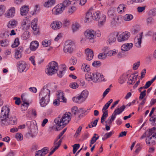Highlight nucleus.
<instances>
[{
	"label": "nucleus",
	"mask_w": 156,
	"mask_h": 156,
	"mask_svg": "<svg viewBox=\"0 0 156 156\" xmlns=\"http://www.w3.org/2000/svg\"><path fill=\"white\" fill-rule=\"evenodd\" d=\"M56 88L54 83H48L41 89L38 97L41 107H45L49 103L51 93L54 91Z\"/></svg>",
	"instance_id": "obj_1"
},
{
	"label": "nucleus",
	"mask_w": 156,
	"mask_h": 156,
	"mask_svg": "<svg viewBox=\"0 0 156 156\" xmlns=\"http://www.w3.org/2000/svg\"><path fill=\"white\" fill-rule=\"evenodd\" d=\"M71 114L69 112H66L63 114L61 117L56 118L55 120V122L57 126L61 127L63 128L67 125L71 120ZM57 127L56 128V130H58Z\"/></svg>",
	"instance_id": "obj_2"
},
{
	"label": "nucleus",
	"mask_w": 156,
	"mask_h": 156,
	"mask_svg": "<svg viewBox=\"0 0 156 156\" xmlns=\"http://www.w3.org/2000/svg\"><path fill=\"white\" fill-rule=\"evenodd\" d=\"M85 78L88 81H92L95 83L102 81L104 79L102 74L97 72L87 73L85 75Z\"/></svg>",
	"instance_id": "obj_3"
},
{
	"label": "nucleus",
	"mask_w": 156,
	"mask_h": 156,
	"mask_svg": "<svg viewBox=\"0 0 156 156\" xmlns=\"http://www.w3.org/2000/svg\"><path fill=\"white\" fill-rule=\"evenodd\" d=\"M84 35L86 39L90 41L93 40L96 37H100L101 32L99 30H94L92 29H88L84 31Z\"/></svg>",
	"instance_id": "obj_4"
},
{
	"label": "nucleus",
	"mask_w": 156,
	"mask_h": 156,
	"mask_svg": "<svg viewBox=\"0 0 156 156\" xmlns=\"http://www.w3.org/2000/svg\"><path fill=\"white\" fill-rule=\"evenodd\" d=\"M47 68L45 72L48 75H52L57 72L58 69V64L57 63L53 61L50 62L48 65Z\"/></svg>",
	"instance_id": "obj_5"
},
{
	"label": "nucleus",
	"mask_w": 156,
	"mask_h": 156,
	"mask_svg": "<svg viewBox=\"0 0 156 156\" xmlns=\"http://www.w3.org/2000/svg\"><path fill=\"white\" fill-rule=\"evenodd\" d=\"M100 12L97 11L92 13L90 11H88L86 14L85 19L84 20L85 23H88L91 21L92 20H98Z\"/></svg>",
	"instance_id": "obj_6"
},
{
	"label": "nucleus",
	"mask_w": 156,
	"mask_h": 156,
	"mask_svg": "<svg viewBox=\"0 0 156 156\" xmlns=\"http://www.w3.org/2000/svg\"><path fill=\"white\" fill-rule=\"evenodd\" d=\"M62 136V135L60 133L57 136L54 140L53 146L51 149V151L49 153L48 156H50L61 145L62 142V139H61L58 141V140L60 139Z\"/></svg>",
	"instance_id": "obj_7"
},
{
	"label": "nucleus",
	"mask_w": 156,
	"mask_h": 156,
	"mask_svg": "<svg viewBox=\"0 0 156 156\" xmlns=\"http://www.w3.org/2000/svg\"><path fill=\"white\" fill-rule=\"evenodd\" d=\"M17 119L15 116H11L9 118H6L0 123L2 126L13 125L17 124Z\"/></svg>",
	"instance_id": "obj_8"
},
{
	"label": "nucleus",
	"mask_w": 156,
	"mask_h": 156,
	"mask_svg": "<svg viewBox=\"0 0 156 156\" xmlns=\"http://www.w3.org/2000/svg\"><path fill=\"white\" fill-rule=\"evenodd\" d=\"M10 108L9 106H3L2 108L0 117V122L6 118H8L9 115Z\"/></svg>",
	"instance_id": "obj_9"
},
{
	"label": "nucleus",
	"mask_w": 156,
	"mask_h": 156,
	"mask_svg": "<svg viewBox=\"0 0 156 156\" xmlns=\"http://www.w3.org/2000/svg\"><path fill=\"white\" fill-rule=\"evenodd\" d=\"M130 36V34L128 31H125L118 35L117 40L119 43H123L128 40Z\"/></svg>",
	"instance_id": "obj_10"
},
{
	"label": "nucleus",
	"mask_w": 156,
	"mask_h": 156,
	"mask_svg": "<svg viewBox=\"0 0 156 156\" xmlns=\"http://www.w3.org/2000/svg\"><path fill=\"white\" fill-rule=\"evenodd\" d=\"M75 46L74 43L71 41L66 42L63 48L65 53H71L73 51Z\"/></svg>",
	"instance_id": "obj_11"
},
{
	"label": "nucleus",
	"mask_w": 156,
	"mask_h": 156,
	"mask_svg": "<svg viewBox=\"0 0 156 156\" xmlns=\"http://www.w3.org/2000/svg\"><path fill=\"white\" fill-rule=\"evenodd\" d=\"M17 67L20 73L26 72L28 69L26 62L24 61H20L17 63Z\"/></svg>",
	"instance_id": "obj_12"
},
{
	"label": "nucleus",
	"mask_w": 156,
	"mask_h": 156,
	"mask_svg": "<svg viewBox=\"0 0 156 156\" xmlns=\"http://www.w3.org/2000/svg\"><path fill=\"white\" fill-rule=\"evenodd\" d=\"M119 35V32L117 31H115L111 33L108 36L107 41V43L110 45L114 43L116 40L115 37H117Z\"/></svg>",
	"instance_id": "obj_13"
},
{
	"label": "nucleus",
	"mask_w": 156,
	"mask_h": 156,
	"mask_svg": "<svg viewBox=\"0 0 156 156\" xmlns=\"http://www.w3.org/2000/svg\"><path fill=\"white\" fill-rule=\"evenodd\" d=\"M26 19L22 20L21 22V27L22 29L24 30H29L30 28V21L29 20Z\"/></svg>",
	"instance_id": "obj_14"
},
{
	"label": "nucleus",
	"mask_w": 156,
	"mask_h": 156,
	"mask_svg": "<svg viewBox=\"0 0 156 156\" xmlns=\"http://www.w3.org/2000/svg\"><path fill=\"white\" fill-rule=\"evenodd\" d=\"M16 9L15 7H12L6 11L4 14L5 17L7 18H12L15 16Z\"/></svg>",
	"instance_id": "obj_15"
},
{
	"label": "nucleus",
	"mask_w": 156,
	"mask_h": 156,
	"mask_svg": "<svg viewBox=\"0 0 156 156\" xmlns=\"http://www.w3.org/2000/svg\"><path fill=\"white\" fill-rule=\"evenodd\" d=\"M38 19L36 17L34 19L31 23V27L34 31L35 35L38 34L39 31L37 29V22Z\"/></svg>",
	"instance_id": "obj_16"
},
{
	"label": "nucleus",
	"mask_w": 156,
	"mask_h": 156,
	"mask_svg": "<svg viewBox=\"0 0 156 156\" xmlns=\"http://www.w3.org/2000/svg\"><path fill=\"white\" fill-rule=\"evenodd\" d=\"M64 9L63 6L60 4L56 5L52 9V12L54 15H58L62 13Z\"/></svg>",
	"instance_id": "obj_17"
},
{
	"label": "nucleus",
	"mask_w": 156,
	"mask_h": 156,
	"mask_svg": "<svg viewBox=\"0 0 156 156\" xmlns=\"http://www.w3.org/2000/svg\"><path fill=\"white\" fill-rule=\"evenodd\" d=\"M62 26V22L58 20L54 21L50 24L51 28L54 30H58L60 29Z\"/></svg>",
	"instance_id": "obj_18"
},
{
	"label": "nucleus",
	"mask_w": 156,
	"mask_h": 156,
	"mask_svg": "<svg viewBox=\"0 0 156 156\" xmlns=\"http://www.w3.org/2000/svg\"><path fill=\"white\" fill-rule=\"evenodd\" d=\"M152 129H150L148 130L142 136H141L140 139H142L143 138H144V137H146V142L147 143V144L148 145H150V144H152V143L151 142V140H147V138L149 137V136H150V137H151L152 138V135L151 133V131H152Z\"/></svg>",
	"instance_id": "obj_19"
},
{
	"label": "nucleus",
	"mask_w": 156,
	"mask_h": 156,
	"mask_svg": "<svg viewBox=\"0 0 156 156\" xmlns=\"http://www.w3.org/2000/svg\"><path fill=\"white\" fill-rule=\"evenodd\" d=\"M150 129H152V131H151V133L152 138L151 137L149 136L147 140H151V141L152 143V145H154L156 144V128L155 127H153Z\"/></svg>",
	"instance_id": "obj_20"
},
{
	"label": "nucleus",
	"mask_w": 156,
	"mask_h": 156,
	"mask_svg": "<svg viewBox=\"0 0 156 156\" xmlns=\"http://www.w3.org/2000/svg\"><path fill=\"white\" fill-rule=\"evenodd\" d=\"M142 33H140L135 37L134 40L135 45L137 48H140L141 47L142 36Z\"/></svg>",
	"instance_id": "obj_21"
},
{
	"label": "nucleus",
	"mask_w": 156,
	"mask_h": 156,
	"mask_svg": "<svg viewBox=\"0 0 156 156\" xmlns=\"http://www.w3.org/2000/svg\"><path fill=\"white\" fill-rule=\"evenodd\" d=\"M85 53L86 56V59L88 61L91 60L93 57L94 54L92 50L87 48L85 49Z\"/></svg>",
	"instance_id": "obj_22"
},
{
	"label": "nucleus",
	"mask_w": 156,
	"mask_h": 156,
	"mask_svg": "<svg viewBox=\"0 0 156 156\" xmlns=\"http://www.w3.org/2000/svg\"><path fill=\"white\" fill-rule=\"evenodd\" d=\"M129 76L130 74L128 73L123 74L119 77L118 80L119 83L120 84H123Z\"/></svg>",
	"instance_id": "obj_23"
},
{
	"label": "nucleus",
	"mask_w": 156,
	"mask_h": 156,
	"mask_svg": "<svg viewBox=\"0 0 156 156\" xmlns=\"http://www.w3.org/2000/svg\"><path fill=\"white\" fill-rule=\"evenodd\" d=\"M133 45L131 43L124 44L121 46V50L124 52L129 51L132 48Z\"/></svg>",
	"instance_id": "obj_24"
},
{
	"label": "nucleus",
	"mask_w": 156,
	"mask_h": 156,
	"mask_svg": "<svg viewBox=\"0 0 156 156\" xmlns=\"http://www.w3.org/2000/svg\"><path fill=\"white\" fill-rule=\"evenodd\" d=\"M49 151L47 147H44L41 150L37 151L35 154V156H44Z\"/></svg>",
	"instance_id": "obj_25"
},
{
	"label": "nucleus",
	"mask_w": 156,
	"mask_h": 156,
	"mask_svg": "<svg viewBox=\"0 0 156 156\" xmlns=\"http://www.w3.org/2000/svg\"><path fill=\"white\" fill-rule=\"evenodd\" d=\"M57 98L61 102L64 103H66L67 102V99L64 96V94L61 90L58 92Z\"/></svg>",
	"instance_id": "obj_26"
},
{
	"label": "nucleus",
	"mask_w": 156,
	"mask_h": 156,
	"mask_svg": "<svg viewBox=\"0 0 156 156\" xmlns=\"http://www.w3.org/2000/svg\"><path fill=\"white\" fill-rule=\"evenodd\" d=\"M18 24V22L15 19H12L9 20L7 24V26L9 28H13L16 27Z\"/></svg>",
	"instance_id": "obj_27"
},
{
	"label": "nucleus",
	"mask_w": 156,
	"mask_h": 156,
	"mask_svg": "<svg viewBox=\"0 0 156 156\" xmlns=\"http://www.w3.org/2000/svg\"><path fill=\"white\" fill-rule=\"evenodd\" d=\"M126 9V5L122 3L120 4L117 8V12L120 14H122L125 12Z\"/></svg>",
	"instance_id": "obj_28"
},
{
	"label": "nucleus",
	"mask_w": 156,
	"mask_h": 156,
	"mask_svg": "<svg viewBox=\"0 0 156 156\" xmlns=\"http://www.w3.org/2000/svg\"><path fill=\"white\" fill-rule=\"evenodd\" d=\"M29 7L28 6L24 5L22 6L20 8V14L23 16L27 15L29 11Z\"/></svg>",
	"instance_id": "obj_29"
},
{
	"label": "nucleus",
	"mask_w": 156,
	"mask_h": 156,
	"mask_svg": "<svg viewBox=\"0 0 156 156\" xmlns=\"http://www.w3.org/2000/svg\"><path fill=\"white\" fill-rule=\"evenodd\" d=\"M138 76V73H134L131 75H130V76L127 79H128L127 83L129 84H132L134 83L135 81V80H136Z\"/></svg>",
	"instance_id": "obj_30"
},
{
	"label": "nucleus",
	"mask_w": 156,
	"mask_h": 156,
	"mask_svg": "<svg viewBox=\"0 0 156 156\" xmlns=\"http://www.w3.org/2000/svg\"><path fill=\"white\" fill-rule=\"evenodd\" d=\"M38 42L36 41H34L30 43L29 48L31 51H34L38 48Z\"/></svg>",
	"instance_id": "obj_31"
},
{
	"label": "nucleus",
	"mask_w": 156,
	"mask_h": 156,
	"mask_svg": "<svg viewBox=\"0 0 156 156\" xmlns=\"http://www.w3.org/2000/svg\"><path fill=\"white\" fill-rule=\"evenodd\" d=\"M55 2V0H47L44 2L43 6L45 8H49L53 6Z\"/></svg>",
	"instance_id": "obj_32"
},
{
	"label": "nucleus",
	"mask_w": 156,
	"mask_h": 156,
	"mask_svg": "<svg viewBox=\"0 0 156 156\" xmlns=\"http://www.w3.org/2000/svg\"><path fill=\"white\" fill-rule=\"evenodd\" d=\"M66 70V66L64 64L62 65L60 69L57 73L58 76L60 78L62 77L65 73Z\"/></svg>",
	"instance_id": "obj_33"
},
{
	"label": "nucleus",
	"mask_w": 156,
	"mask_h": 156,
	"mask_svg": "<svg viewBox=\"0 0 156 156\" xmlns=\"http://www.w3.org/2000/svg\"><path fill=\"white\" fill-rule=\"evenodd\" d=\"M72 5H73L69 9L68 11L69 13L70 14H73L77 9L76 2H73L72 3Z\"/></svg>",
	"instance_id": "obj_34"
},
{
	"label": "nucleus",
	"mask_w": 156,
	"mask_h": 156,
	"mask_svg": "<svg viewBox=\"0 0 156 156\" xmlns=\"http://www.w3.org/2000/svg\"><path fill=\"white\" fill-rule=\"evenodd\" d=\"M72 100L74 102L80 104L81 103L84 101L80 94H78L77 96L73 97Z\"/></svg>",
	"instance_id": "obj_35"
},
{
	"label": "nucleus",
	"mask_w": 156,
	"mask_h": 156,
	"mask_svg": "<svg viewBox=\"0 0 156 156\" xmlns=\"http://www.w3.org/2000/svg\"><path fill=\"white\" fill-rule=\"evenodd\" d=\"M37 131V130L36 128L31 127L30 130L27 133V135H28L30 137H33L36 136Z\"/></svg>",
	"instance_id": "obj_36"
},
{
	"label": "nucleus",
	"mask_w": 156,
	"mask_h": 156,
	"mask_svg": "<svg viewBox=\"0 0 156 156\" xmlns=\"http://www.w3.org/2000/svg\"><path fill=\"white\" fill-rule=\"evenodd\" d=\"M106 19V16L104 14L100 15L98 20V25L100 26H102L105 23Z\"/></svg>",
	"instance_id": "obj_37"
},
{
	"label": "nucleus",
	"mask_w": 156,
	"mask_h": 156,
	"mask_svg": "<svg viewBox=\"0 0 156 156\" xmlns=\"http://www.w3.org/2000/svg\"><path fill=\"white\" fill-rule=\"evenodd\" d=\"M80 26L77 22H73L72 26V29L73 32H75L77 31L79 29Z\"/></svg>",
	"instance_id": "obj_38"
},
{
	"label": "nucleus",
	"mask_w": 156,
	"mask_h": 156,
	"mask_svg": "<svg viewBox=\"0 0 156 156\" xmlns=\"http://www.w3.org/2000/svg\"><path fill=\"white\" fill-rule=\"evenodd\" d=\"M22 51L21 48H19L15 51V58L16 59H20L22 57L21 52Z\"/></svg>",
	"instance_id": "obj_39"
},
{
	"label": "nucleus",
	"mask_w": 156,
	"mask_h": 156,
	"mask_svg": "<svg viewBox=\"0 0 156 156\" xmlns=\"http://www.w3.org/2000/svg\"><path fill=\"white\" fill-rule=\"evenodd\" d=\"M81 69L85 72H88L90 70L89 65L86 63H83L81 66Z\"/></svg>",
	"instance_id": "obj_40"
},
{
	"label": "nucleus",
	"mask_w": 156,
	"mask_h": 156,
	"mask_svg": "<svg viewBox=\"0 0 156 156\" xmlns=\"http://www.w3.org/2000/svg\"><path fill=\"white\" fill-rule=\"evenodd\" d=\"M126 108V106L123 105L120 108H116L114 111V112L116 115H119L122 113V112Z\"/></svg>",
	"instance_id": "obj_41"
},
{
	"label": "nucleus",
	"mask_w": 156,
	"mask_h": 156,
	"mask_svg": "<svg viewBox=\"0 0 156 156\" xmlns=\"http://www.w3.org/2000/svg\"><path fill=\"white\" fill-rule=\"evenodd\" d=\"M80 94L85 101L88 96L89 92L87 90H83Z\"/></svg>",
	"instance_id": "obj_42"
},
{
	"label": "nucleus",
	"mask_w": 156,
	"mask_h": 156,
	"mask_svg": "<svg viewBox=\"0 0 156 156\" xmlns=\"http://www.w3.org/2000/svg\"><path fill=\"white\" fill-rule=\"evenodd\" d=\"M117 115L113 112L111 118H109L108 120L105 122L107 124L110 125L112 124V122L115 120Z\"/></svg>",
	"instance_id": "obj_43"
},
{
	"label": "nucleus",
	"mask_w": 156,
	"mask_h": 156,
	"mask_svg": "<svg viewBox=\"0 0 156 156\" xmlns=\"http://www.w3.org/2000/svg\"><path fill=\"white\" fill-rule=\"evenodd\" d=\"M119 18L118 17H114L112 20L111 24L113 26H117L119 24Z\"/></svg>",
	"instance_id": "obj_44"
},
{
	"label": "nucleus",
	"mask_w": 156,
	"mask_h": 156,
	"mask_svg": "<svg viewBox=\"0 0 156 156\" xmlns=\"http://www.w3.org/2000/svg\"><path fill=\"white\" fill-rule=\"evenodd\" d=\"M133 18V15L130 14H126L123 17V19L125 21H130Z\"/></svg>",
	"instance_id": "obj_45"
},
{
	"label": "nucleus",
	"mask_w": 156,
	"mask_h": 156,
	"mask_svg": "<svg viewBox=\"0 0 156 156\" xmlns=\"http://www.w3.org/2000/svg\"><path fill=\"white\" fill-rule=\"evenodd\" d=\"M114 133L113 131H112L106 133L102 137V140L103 141L111 137Z\"/></svg>",
	"instance_id": "obj_46"
},
{
	"label": "nucleus",
	"mask_w": 156,
	"mask_h": 156,
	"mask_svg": "<svg viewBox=\"0 0 156 156\" xmlns=\"http://www.w3.org/2000/svg\"><path fill=\"white\" fill-rule=\"evenodd\" d=\"M156 79V75L151 80L147 82L144 86V87L145 89L149 87L153 82Z\"/></svg>",
	"instance_id": "obj_47"
},
{
	"label": "nucleus",
	"mask_w": 156,
	"mask_h": 156,
	"mask_svg": "<svg viewBox=\"0 0 156 156\" xmlns=\"http://www.w3.org/2000/svg\"><path fill=\"white\" fill-rule=\"evenodd\" d=\"M99 136L96 133L94 134L93 136L90 140V143H91V144H93L96 142L97 140L99 139Z\"/></svg>",
	"instance_id": "obj_48"
},
{
	"label": "nucleus",
	"mask_w": 156,
	"mask_h": 156,
	"mask_svg": "<svg viewBox=\"0 0 156 156\" xmlns=\"http://www.w3.org/2000/svg\"><path fill=\"white\" fill-rule=\"evenodd\" d=\"M51 44V40L48 39L44 40L42 43V44L44 47H47L50 45Z\"/></svg>",
	"instance_id": "obj_49"
},
{
	"label": "nucleus",
	"mask_w": 156,
	"mask_h": 156,
	"mask_svg": "<svg viewBox=\"0 0 156 156\" xmlns=\"http://www.w3.org/2000/svg\"><path fill=\"white\" fill-rule=\"evenodd\" d=\"M30 37L29 32L26 31L23 32L21 36V38L23 40H26L28 39Z\"/></svg>",
	"instance_id": "obj_50"
},
{
	"label": "nucleus",
	"mask_w": 156,
	"mask_h": 156,
	"mask_svg": "<svg viewBox=\"0 0 156 156\" xmlns=\"http://www.w3.org/2000/svg\"><path fill=\"white\" fill-rule=\"evenodd\" d=\"M118 52V50L114 49L113 50H110L108 51L107 53V55L109 56L115 55Z\"/></svg>",
	"instance_id": "obj_51"
},
{
	"label": "nucleus",
	"mask_w": 156,
	"mask_h": 156,
	"mask_svg": "<svg viewBox=\"0 0 156 156\" xmlns=\"http://www.w3.org/2000/svg\"><path fill=\"white\" fill-rule=\"evenodd\" d=\"M6 7L5 5L1 4L0 5V16H1L5 12Z\"/></svg>",
	"instance_id": "obj_52"
},
{
	"label": "nucleus",
	"mask_w": 156,
	"mask_h": 156,
	"mask_svg": "<svg viewBox=\"0 0 156 156\" xmlns=\"http://www.w3.org/2000/svg\"><path fill=\"white\" fill-rule=\"evenodd\" d=\"M15 137L18 141H21L23 139V135L20 133H17L15 135Z\"/></svg>",
	"instance_id": "obj_53"
},
{
	"label": "nucleus",
	"mask_w": 156,
	"mask_h": 156,
	"mask_svg": "<svg viewBox=\"0 0 156 156\" xmlns=\"http://www.w3.org/2000/svg\"><path fill=\"white\" fill-rule=\"evenodd\" d=\"M71 2L69 0H65L63 2L62 4H60L63 6L64 8L65 9V8L66 7L68 6L69 5L71 4Z\"/></svg>",
	"instance_id": "obj_54"
},
{
	"label": "nucleus",
	"mask_w": 156,
	"mask_h": 156,
	"mask_svg": "<svg viewBox=\"0 0 156 156\" xmlns=\"http://www.w3.org/2000/svg\"><path fill=\"white\" fill-rule=\"evenodd\" d=\"M9 41L6 39L1 40L0 41V44L2 47L7 46L9 44Z\"/></svg>",
	"instance_id": "obj_55"
},
{
	"label": "nucleus",
	"mask_w": 156,
	"mask_h": 156,
	"mask_svg": "<svg viewBox=\"0 0 156 156\" xmlns=\"http://www.w3.org/2000/svg\"><path fill=\"white\" fill-rule=\"evenodd\" d=\"M20 43L18 38H16L13 44L12 45V46L13 48H16L18 46Z\"/></svg>",
	"instance_id": "obj_56"
},
{
	"label": "nucleus",
	"mask_w": 156,
	"mask_h": 156,
	"mask_svg": "<svg viewBox=\"0 0 156 156\" xmlns=\"http://www.w3.org/2000/svg\"><path fill=\"white\" fill-rule=\"evenodd\" d=\"M79 84L76 82H72L69 84V87L75 89L78 87Z\"/></svg>",
	"instance_id": "obj_57"
},
{
	"label": "nucleus",
	"mask_w": 156,
	"mask_h": 156,
	"mask_svg": "<svg viewBox=\"0 0 156 156\" xmlns=\"http://www.w3.org/2000/svg\"><path fill=\"white\" fill-rule=\"evenodd\" d=\"M154 19L152 17H148L146 20L147 23L148 25H151L153 23Z\"/></svg>",
	"instance_id": "obj_58"
},
{
	"label": "nucleus",
	"mask_w": 156,
	"mask_h": 156,
	"mask_svg": "<svg viewBox=\"0 0 156 156\" xmlns=\"http://www.w3.org/2000/svg\"><path fill=\"white\" fill-rule=\"evenodd\" d=\"M80 147V145L79 144H75L73 145V153L74 154L75 153Z\"/></svg>",
	"instance_id": "obj_59"
},
{
	"label": "nucleus",
	"mask_w": 156,
	"mask_h": 156,
	"mask_svg": "<svg viewBox=\"0 0 156 156\" xmlns=\"http://www.w3.org/2000/svg\"><path fill=\"white\" fill-rule=\"evenodd\" d=\"M90 109L82 108L80 109V112L84 115H87L89 112Z\"/></svg>",
	"instance_id": "obj_60"
},
{
	"label": "nucleus",
	"mask_w": 156,
	"mask_h": 156,
	"mask_svg": "<svg viewBox=\"0 0 156 156\" xmlns=\"http://www.w3.org/2000/svg\"><path fill=\"white\" fill-rule=\"evenodd\" d=\"M101 65V63L99 61H94L92 64L93 66L95 67H98L100 66Z\"/></svg>",
	"instance_id": "obj_61"
},
{
	"label": "nucleus",
	"mask_w": 156,
	"mask_h": 156,
	"mask_svg": "<svg viewBox=\"0 0 156 156\" xmlns=\"http://www.w3.org/2000/svg\"><path fill=\"white\" fill-rule=\"evenodd\" d=\"M40 11V7L39 5H36L35 6L34 11L32 13V15L36 14L38 13Z\"/></svg>",
	"instance_id": "obj_62"
},
{
	"label": "nucleus",
	"mask_w": 156,
	"mask_h": 156,
	"mask_svg": "<svg viewBox=\"0 0 156 156\" xmlns=\"http://www.w3.org/2000/svg\"><path fill=\"white\" fill-rule=\"evenodd\" d=\"M140 62L138 61L133 64V68L134 70H136L140 65Z\"/></svg>",
	"instance_id": "obj_63"
},
{
	"label": "nucleus",
	"mask_w": 156,
	"mask_h": 156,
	"mask_svg": "<svg viewBox=\"0 0 156 156\" xmlns=\"http://www.w3.org/2000/svg\"><path fill=\"white\" fill-rule=\"evenodd\" d=\"M149 14L152 16H155L156 15V8L150 10Z\"/></svg>",
	"instance_id": "obj_64"
}]
</instances>
